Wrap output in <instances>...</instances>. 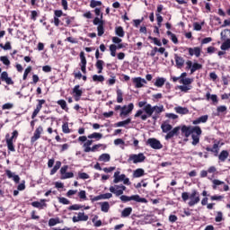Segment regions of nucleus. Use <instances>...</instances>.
<instances>
[{"mask_svg": "<svg viewBox=\"0 0 230 230\" xmlns=\"http://www.w3.org/2000/svg\"><path fill=\"white\" fill-rule=\"evenodd\" d=\"M161 128L164 134H167L165 136L166 141H168V139H172V137H174V136H179V131L181 130V127H176L173 128V127L167 121L162 123Z\"/></svg>", "mask_w": 230, "mask_h": 230, "instance_id": "nucleus-1", "label": "nucleus"}, {"mask_svg": "<svg viewBox=\"0 0 230 230\" xmlns=\"http://www.w3.org/2000/svg\"><path fill=\"white\" fill-rule=\"evenodd\" d=\"M182 134L185 135V137H190L192 134H202V129H200V127H188V126H182L181 128Z\"/></svg>", "mask_w": 230, "mask_h": 230, "instance_id": "nucleus-2", "label": "nucleus"}, {"mask_svg": "<svg viewBox=\"0 0 230 230\" xmlns=\"http://www.w3.org/2000/svg\"><path fill=\"white\" fill-rule=\"evenodd\" d=\"M121 202H130V200H134L135 202H140L142 204H147L148 200L145 198H140L139 195H132L130 197L122 195L120 196Z\"/></svg>", "mask_w": 230, "mask_h": 230, "instance_id": "nucleus-3", "label": "nucleus"}, {"mask_svg": "<svg viewBox=\"0 0 230 230\" xmlns=\"http://www.w3.org/2000/svg\"><path fill=\"white\" fill-rule=\"evenodd\" d=\"M144 112H146V114H143L141 116V119L143 121H146V119H148V118H152V114H154V107H152L151 104H146L144 108H143Z\"/></svg>", "mask_w": 230, "mask_h": 230, "instance_id": "nucleus-4", "label": "nucleus"}, {"mask_svg": "<svg viewBox=\"0 0 230 230\" xmlns=\"http://www.w3.org/2000/svg\"><path fill=\"white\" fill-rule=\"evenodd\" d=\"M146 159V156L143 153H139L138 155H130L128 158V163L133 161L134 164H137V163H143Z\"/></svg>", "mask_w": 230, "mask_h": 230, "instance_id": "nucleus-5", "label": "nucleus"}, {"mask_svg": "<svg viewBox=\"0 0 230 230\" xmlns=\"http://www.w3.org/2000/svg\"><path fill=\"white\" fill-rule=\"evenodd\" d=\"M190 199L189 206L190 207H193L195 204H199L200 202V196L196 190H192L191 194L190 195Z\"/></svg>", "mask_w": 230, "mask_h": 230, "instance_id": "nucleus-6", "label": "nucleus"}, {"mask_svg": "<svg viewBox=\"0 0 230 230\" xmlns=\"http://www.w3.org/2000/svg\"><path fill=\"white\" fill-rule=\"evenodd\" d=\"M146 145H149V146L154 148V150H161V148H163V144H161V141L157 140L156 138L147 139Z\"/></svg>", "mask_w": 230, "mask_h": 230, "instance_id": "nucleus-7", "label": "nucleus"}, {"mask_svg": "<svg viewBox=\"0 0 230 230\" xmlns=\"http://www.w3.org/2000/svg\"><path fill=\"white\" fill-rule=\"evenodd\" d=\"M131 111H134V103H129L128 106L127 105L123 106L121 108L119 116L121 118H123V116H128Z\"/></svg>", "mask_w": 230, "mask_h": 230, "instance_id": "nucleus-8", "label": "nucleus"}, {"mask_svg": "<svg viewBox=\"0 0 230 230\" xmlns=\"http://www.w3.org/2000/svg\"><path fill=\"white\" fill-rule=\"evenodd\" d=\"M132 82L137 89H141V87H144L145 84H146V80L141 77H134L132 78Z\"/></svg>", "mask_w": 230, "mask_h": 230, "instance_id": "nucleus-9", "label": "nucleus"}, {"mask_svg": "<svg viewBox=\"0 0 230 230\" xmlns=\"http://www.w3.org/2000/svg\"><path fill=\"white\" fill-rule=\"evenodd\" d=\"M127 190V187L125 185H120V190H116L114 186L110 187L111 193H113L116 195V197H119L120 195H123V192Z\"/></svg>", "mask_w": 230, "mask_h": 230, "instance_id": "nucleus-10", "label": "nucleus"}, {"mask_svg": "<svg viewBox=\"0 0 230 230\" xmlns=\"http://www.w3.org/2000/svg\"><path fill=\"white\" fill-rule=\"evenodd\" d=\"M44 132V128H42V126H40L34 132V135L31 138V143H35L38 139H40V134Z\"/></svg>", "mask_w": 230, "mask_h": 230, "instance_id": "nucleus-11", "label": "nucleus"}, {"mask_svg": "<svg viewBox=\"0 0 230 230\" xmlns=\"http://www.w3.org/2000/svg\"><path fill=\"white\" fill-rule=\"evenodd\" d=\"M114 180L113 182L114 184H118V182H121L125 181V177H127L125 174H119V171H117L114 172Z\"/></svg>", "mask_w": 230, "mask_h": 230, "instance_id": "nucleus-12", "label": "nucleus"}, {"mask_svg": "<svg viewBox=\"0 0 230 230\" xmlns=\"http://www.w3.org/2000/svg\"><path fill=\"white\" fill-rule=\"evenodd\" d=\"M174 60L176 62V66L178 67V69H182V67L184 66V58L175 54Z\"/></svg>", "mask_w": 230, "mask_h": 230, "instance_id": "nucleus-13", "label": "nucleus"}, {"mask_svg": "<svg viewBox=\"0 0 230 230\" xmlns=\"http://www.w3.org/2000/svg\"><path fill=\"white\" fill-rule=\"evenodd\" d=\"M1 80L5 82L7 85H13V81L8 76V72H3L1 74Z\"/></svg>", "mask_w": 230, "mask_h": 230, "instance_id": "nucleus-14", "label": "nucleus"}, {"mask_svg": "<svg viewBox=\"0 0 230 230\" xmlns=\"http://www.w3.org/2000/svg\"><path fill=\"white\" fill-rule=\"evenodd\" d=\"M202 51V49L199 47H195L193 49L190 48L189 49V55H190V57H193V55H195V57L199 58L200 57V52Z\"/></svg>", "mask_w": 230, "mask_h": 230, "instance_id": "nucleus-15", "label": "nucleus"}, {"mask_svg": "<svg viewBox=\"0 0 230 230\" xmlns=\"http://www.w3.org/2000/svg\"><path fill=\"white\" fill-rule=\"evenodd\" d=\"M5 173L9 179H13V181H14L16 184H19V181H21V178L19 177V175L13 174V172H12V171L10 170H6Z\"/></svg>", "mask_w": 230, "mask_h": 230, "instance_id": "nucleus-16", "label": "nucleus"}, {"mask_svg": "<svg viewBox=\"0 0 230 230\" xmlns=\"http://www.w3.org/2000/svg\"><path fill=\"white\" fill-rule=\"evenodd\" d=\"M100 206H101V211H102L103 213H109V209H111V205L109 204V202L107 201L101 202Z\"/></svg>", "mask_w": 230, "mask_h": 230, "instance_id": "nucleus-17", "label": "nucleus"}, {"mask_svg": "<svg viewBox=\"0 0 230 230\" xmlns=\"http://www.w3.org/2000/svg\"><path fill=\"white\" fill-rule=\"evenodd\" d=\"M175 112H177V114H189L190 113V110H188V108H184V107H175L174 108Z\"/></svg>", "mask_w": 230, "mask_h": 230, "instance_id": "nucleus-18", "label": "nucleus"}, {"mask_svg": "<svg viewBox=\"0 0 230 230\" xmlns=\"http://www.w3.org/2000/svg\"><path fill=\"white\" fill-rule=\"evenodd\" d=\"M208 116L203 115L198 118L196 120H193V125H199V123H206L208 121Z\"/></svg>", "mask_w": 230, "mask_h": 230, "instance_id": "nucleus-19", "label": "nucleus"}, {"mask_svg": "<svg viewBox=\"0 0 230 230\" xmlns=\"http://www.w3.org/2000/svg\"><path fill=\"white\" fill-rule=\"evenodd\" d=\"M200 135L201 134H197V133H192L191 137H192V145L196 146V145H199L200 141Z\"/></svg>", "mask_w": 230, "mask_h": 230, "instance_id": "nucleus-20", "label": "nucleus"}, {"mask_svg": "<svg viewBox=\"0 0 230 230\" xmlns=\"http://www.w3.org/2000/svg\"><path fill=\"white\" fill-rule=\"evenodd\" d=\"M131 213H132V208H130V207L129 208H124L122 210L121 217L123 218H127V217H130Z\"/></svg>", "mask_w": 230, "mask_h": 230, "instance_id": "nucleus-21", "label": "nucleus"}, {"mask_svg": "<svg viewBox=\"0 0 230 230\" xmlns=\"http://www.w3.org/2000/svg\"><path fill=\"white\" fill-rule=\"evenodd\" d=\"M31 206L33 208H38L39 209H44V208L48 207V204L41 203V202H39V201H34V202L31 203Z\"/></svg>", "mask_w": 230, "mask_h": 230, "instance_id": "nucleus-22", "label": "nucleus"}, {"mask_svg": "<svg viewBox=\"0 0 230 230\" xmlns=\"http://www.w3.org/2000/svg\"><path fill=\"white\" fill-rule=\"evenodd\" d=\"M99 161L102 163H109L111 161V155L109 154H102L99 156Z\"/></svg>", "mask_w": 230, "mask_h": 230, "instance_id": "nucleus-23", "label": "nucleus"}, {"mask_svg": "<svg viewBox=\"0 0 230 230\" xmlns=\"http://www.w3.org/2000/svg\"><path fill=\"white\" fill-rule=\"evenodd\" d=\"M144 175H145V170L143 169H137L133 172V177L135 178L143 177Z\"/></svg>", "mask_w": 230, "mask_h": 230, "instance_id": "nucleus-24", "label": "nucleus"}, {"mask_svg": "<svg viewBox=\"0 0 230 230\" xmlns=\"http://www.w3.org/2000/svg\"><path fill=\"white\" fill-rule=\"evenodd\" d=\"M60 166H62V163L60 161L56 162V164L54 168L50 171V175H55L57 173V171L60 169Z\"/></svg>", "mask_w": 230, "mask_h": 230, "instance_id": "nucleus-25", "label": "nucleus"}, {"mask_svg": "<svg viewBox=\"0 0 230 230\" xmlns=\"http://www.w3.org/2000/svg\"><path fill=\"white\" fill-rule=\"evenodd\" d=\"M6 143L8 150H10V152H15V147L13 146V140H12V138H7Z\"/></svg>", "mask_w": 230, "mask_h": 230, "instance_id": "nucleus-26", "label": "nucleus"}, {"mask_svg": "<svg viewBox=\"0 0 230 230\" xmlns=\"http://www.w3.org/2000/svg\"><path fill=\"white\" fill-rule=\"evenodd\" d=\"M229 157V152H227L226 150H224L220 153L219 156H218V159L219 161H226V159Z\"/></svg>", "mask_w": 230, "mask_h": 230, "instance_id": "nucleus-27", "label": "nucleus"}, {"mask_svg": "<svg viewBox=\"0 0 230 230\" xmlns=\"http://www.w3.org/2000/svg\"><path fill=\"white\" fill-rule=\"evenodd\" d=\"M115 33L118 37H125V31H123V27L121 26L116 27Z\"/></svg>", "mask_w": 230, "mask_h": 230, "instance_id": "nucleus-28", "label": "nucleus"}, {"mask_svg": "<svg viewBox=\"0 0 230 230\" xmlns=\"http://www.w3.org/2000/svg\"><path fill=\"white\" fill-rule=\"evenodd\" d=\"M77 217L80 222H87V220H89V216L85 215L84 212H79Z\"/></svg>", "mask_w": 230, "mask_h": 230, "instance_id": "nucleus-29", "label": "nucleus"}, {"mask_svg": "<svg viewBox=\"0 0 230 230\" xmlns=\"http://www.w3.org/2000/svg\"><path fill=\"white\" fill-rule=\"evenodd\" d=\"M199 69H202V65H200L199 63H194L190 69V75H193L195 73V71H199Z\"/></svg>", "mask_w": 230, "mask_h": 230, "instance_id": "nucleus-30", "label": "nucleus"}, {"mask_svg": "<svg viewBox=\"0 0 230 230\" xmlns=\"http://www.w3.org/2000/svg\"><path fill=\"white\" fill-rule=\"evenodd\" d=\"M230 49V39L225 40V42L221 45V49L226 51Z\"/></svg>", "mask_w": 230, "mask_h": 230, "instance_id": "nucleus-31", "label": "nucleus"}, {"mask_svg": "<svg viewBox=\"0 0 230 230\" xmlns=\"http://www.w3.org/2000/svg\"><path fill=\"white\" fill-rule=\"evenodd\" d=\"M164 82H166V79H164L163 77H159L156 79L155 85L156 87H163V85H164Z\"/></svg>", "mask_w": 230, "mask_h": 230, "instance_id": "nucleus-32", "label": "nucleus"}, {"mask_svg": "<svg viewBox=\"0 0 230 230\" xmlns=\"http://www.w3.org/2000/svg\"><path fill=\"white\" fill-rule=\"evenodd\" d=\"M74 96H82L83 93L82 90H80V85H75L73 89Z\"/></svg>", "mask_w": 230, "mask_h": 230, "instance_id": "nucleus-33", "label": "nucleus"}, {"mask_svg": "<svg viewBox=\"0 0 230 230\" xmlns=\"http://www.w3.org/2000/svg\"><path fill=\"white\" fill-rule=\"evenodd\" d=\"M103 135L102 133H93L88 136V139H102Z\"/></svg>", "mask_w": 230, "mask_h": 230, "instance_id": "nucleus-34", "label": "nucleus"}, {"mask_svg": "<svg viewBox=\"0 0 230 230\" xmlns=\"http://www.w3.org/2000/svg\"><path fill=\"white\" fill-rule=\"evenodd\" d=\"M227 37H230V30L226 29L221 32V39L222 40H227Z\"/></svg>", "mask_w": 230, "mask_h": 230, "instance_id": "nucleus-35", "label": "nucleus"}, {"mask_svg": "<svg viewBox=\"0 0 230 230\" xmlns=\"http://www.w3.org/2000/svg\"><path fill=\"white\" fill-rule=\"evenodd\" d=\"M117 102L123 103V92L119 89L117 90Z\"/></svg>", "mask_w": 230, "mask_h": 230, "instance_id": "nucleus-36", "label": "nucleus"}, {"mask_svg": "<svg viewBox=\"0 0 230 230\" xmlns=\"http://www.w3.org/2000/svg\"><path fill=\"white\" fill-rule=\"evenodd\" d=\"M180 84H182L183 85H190L193 84V79L191 78H181L180 80Z\"/></svg>", "mask_w": 230, "mask_h": 230, "instance_id": "nucleus-37", "label": "nucleus"}, {"mask_svg": "<svg viewBox=\"0 0 230 230\" xmlns=\"http://www.w3.org/2000/svg\"><path fill=\"white\" fill-rule=\"evenodd\" d=\"M103 24H104V22H101V24H99L97 27V31H98L99 37H102V35H103V33H105V30L103 29Z\"/></svg>", "mask_w": 230, "mask_h": 230, "instance_id": "nucleus-38", "label": "nucleus"}, {"mask_svg": "<svg viewBox=\"0 0 230 230\" xmlns=\"http://www.w3.org/2000/svg\"><path fill=\"white\" fill-rule=\"evenodd\" d=\"M167 35H168L169 37H171V40H172V41L173 42V44H178L179 40L177 39V36H175V34H173V32L168 31H167Z\"/></svg>", "mask_w": 230, "mask_h": 230, "instance_id": "nucleus-39", "label": "nucleus"}, {"mask_svg": "<svg viewBox=\"0 0 230 230\" xmlns=\"http://www.w3.org/2000/svg\"><path fill=\"white\" fill-rule=\"evenodd\" d=\"M163 111H164V107L163 106H154L153 107V114L155 112V114H161V112H163Z\"/></svg>", "mask_w": 230, "mask_h": 230, "instance_id": "nucleus-40", "label": "nucleus"}, {"mask_svg": "<svg viewBox=\"0 0 230 230\" xmlns=\"http://www.w3.org/2000/svg\"><path fill=\"white\" fill-rule=\"evenodd\" d=\"M95 66L99 69L98 73L101 74L103 71V60H97Z\"/></svg>", "mask_w": 230, "mask_h": 230, "instance_id": "nucleus-41", "label": "nucleus"}, {"mask_svg": "<svg viewBox=\"0 0 230 230\" xmlns=\"http://www.w3.org/2000/svg\"><path fill=\"white\" fill-rule=\"evenodd\" d=\"M58 105H60V107H61V109H63V111H67V102H66L65 100L58 101Z\"/></svg>", "mask_w": 230, "mask_h": 230, "instance_id": "nucleus-42", "label": "nucleus"}, {"mask_svg": "<svg viewBox=\"0 0 230 230\" xmlns=\"http://www.w3.org/2000/svg\"><path fill=\"white\" fill-rule=\"evenodd\" d=\"M130 121H132L131 119H126V120H124V121H119V122H118V123L116 124V127H125L126 125L130 124Z\"/></svg>", "mask_w": 230, "mask_h": 230, "instance_id": "nucleus-43", "label": "nucleus"}, {"mask_svg": "<svg viewBox=\"0 0 230 230\" xmlns=\"http://www.w3.org/2000/svg\"><path fill=\"white\" fill-rule=\"evenodd\" d=\"M179 89H180V91H181L182 93H188L189 91H190L191 85H186V84L180 85V86H179Z\"/></svg>", "mask_w": 230, "mask_h": 230, "instance_id": "nucleus-44", "label": "nucleus"}, {"mask_svg": "<svg viewBox=\"0 0 230 230\" xmlns=\"http://www.w3.org/2000/svg\"><path fill=\"white\" fill-rule=\"evenodd\" d=\"M90 6L91 8H96V6H102V1L91 0Z\"/></svg>", "mask_w": 230, "mask_h": 230, "instance_id": "nucleus-45", "label": "nucleus"}, {"mask_svg": "<svg viewBox=\"0 0 230 230\" xmlns=\"http://www.w3.org/2000/svg\"><path fill=\"white\" fill-rule=\"evenodd\" d=\"M91 145H93V140H86V142L84 144V152H85L86 154L88 153L87 149L91 148Z\"/></svg>", "mask_w": 230, "mask_h": 230, "instance_id": "nucleus-46", "label": "nucleus"}, {"mask_svg": "<svg viewBox=\"0 0 230 230\" xmlns=\"http://www.w3.org/2000/svg\"><path fill=\"white\" fill-rule=\"evenodd\" d=\"M118 49V47L114 44H111L110 46V51H111V57H116V50Z\"/></svg>", "mask_w": 230, "mask_h": 230, "instance_id": "nucleus-47", "label": "nucleus"}, {"mask_svg": "<svg viewBox=\"0 0 230 230\" xmlns=\"http://www.w3.org/2000/svg\"><path fill=\"white\" fill-rule=\"evenodd\" d=\"M212 182H213V186H212L213 190H217V186L224 184V181L220 180H213Z\"/></svg>", "mask_w": 230, "mask_h": 230, "instance_id": "nucleus-48", "label": "nucleus"}, {"mask_svg": "<svg viewBox=\"0 0 230 230\" xmlns=\"http://www.w3.org/2000/svg\"><path fill=\"white\" fill-rule=\"evenodd\" d=\"M81 66H87V59L85 58V54L84 52L80 53Z\"/></svg>", "mask_w": 230, "mask_h": 230, "instance_id": "nucleus-49", "label": "nucleus"}, {"mask_svg": "<svg viewBox=\"0 0 230 230\" xmlns=\"http://www.w3.org/2000/svg\"><path fill=\"white\" fill-rule=\"evenodd\" d=\"M102 144H97L94 145L93 147L86 149V151L89 152H96V150H98L99 148H102Z\"/></svg>", "mask_w": 230, "mask_h": 230, "instance_id": "nucleus-50", "label": "nucleus"}, {"mask_svg": "<svg viewBox=\"0 0 230 230\" xmlns=\"http://www.w3.org/2000/svg\"><path fill=\"white\" fill-rule=\"evenodd\" d=\"M93 82H103L105 80V77H103V75H94L93 76Z\"/></svg>", "mask_w": 230, "mask_h": 230, "instance_id": "nucleus-51", "label": "nucleus"}, {"mask_svg": "<svg viewBox=\"0 0 230 230\" xmlns=\"http://www.w3.org/2000/svg\"><path fill=\"white\" fill-rule=\"evenodd\" d=\"M57 224H60V221L58 219L50 218L49 221V227H53V226H57Z\"/></svg>", "mask_w": 230, "mask_h": 230, "instance_id": "nucleus-52", "label": "nucleus"}, {"mask_svg": "<svg viewBox=\"0 0 230 230\" xmlns=\"http://www.w3.org/2000/svg\"><path fill=\"white\" fill-rule=\"evenodd\" d=\"M148 39L152 41H154V44H155V46H163V43H161V40H159L157 38H154L152 36H149Z\"/></svg>", "mask_w": 230, "mask_h": 230, "instance_id": "nucleus-53", "label": "nucleus"}, {"mask_svg": "<svg viewBox=\"0 0 230 230\" xmlns=\"http://www.w3.org/2000/svg\"><path fill=\"white\" fill-rule=\"evenodd\" d=\"M1 62H3V64H4V66H10V59H8V57L6 56H2L0 58Z\"/></svg>", "mask_w": 230, "mask_h": 230, "instance_id": "nucleus-54", "label": "nucleus"}, {"mask_svg": "<svg viewBox=\"0 0 230 230\" xmlns=\"http://www.w3.org/2000/svg\"><path fill=\"white\" fill-rule=\"evenodd\" d=\"M72 177H75V173L73 172H65L63 175H61V179H72Z\"/></svg>", "mask_w": 230, "mask_h": 230, "instance_id": "nucleus-55", "label": "nucleus"}, {"mask_svg": "<svg viewBox=\"0 0 230 230\" xmlns=\"http://www.w3.org/2000/svg\"><path fill=\"white\" fill-rule=\"evenodd\" d=\"M70 211H78V209H82V206L80 205H72L68 208Z\"/></svg>", "mask_w": 230, "mask_h": 230, "instance_id": "nucleus-56", "label": "nucleus"}, {"mask_svg": "<svg viewBox=\"0 0 230 230\" xmlns=\"http://www.w3.org/2000/svg\"><path fill=\"white\" fill-rule=\"evenodd\" d=\"M62 130H63L64 134H69V132H70L69 124H67V123L63 124Z\"/></svg>", "mask_w": 230, "mask_h": 230, "instance_id": "nucleus-57", "label": "nucleus"}, {"mask_svg": "<svg viewBox=\"0 0 230 230\" xmlns=\"http://www.w3.org/2000/svg\"><path fill=\"white\" fill-rule=\"evenodd\" d=\"M30 73H31V66H28L23 74V80H26L28 78V75H30Z\"/></svg>", "mask_w": 230, "mask_h": 230, "instance_id": "nucleus-58", "label": "nucleus"}, {"mask_svg": "<svg viewBox=\"0 0 230 230\" xmlns=\"http://www.w3.org/2000/svg\"><path fill=\"white\" fill-rule=\"evenodd\" d=\"M38 102H39V103H38L36 109L38 111H40V109H42V105H44V103H46V100L42 99V100H39Z\"/></svg>", "mask_w": 230, "mask_h": 230, "instance_id": "nucleus-59", "label": "nucleus"}, {"mask_svg": "<svg viewBox=\"0 0 230 230\" xmlns=\"http://www.w3.org/2000/svg\"><path fill=\"white\" fill-rule=\"evenodd\" d=\"M165 118H169L170 119H177L179 116L175 115L174 113H167L165 114Z\"/></svg>", "mask_w": 230, "mask_h": 230, "instance_id": "nucleus-60", "label": "nucleus"}, {"mask_svg": "<svg viewBox=\"0 0 230 230\" xmlns=\"http://www.w3.org/2000/svg\"><path fill=\"white\" fill-rule=\"evenodd\" d=\"M223 217L224 215L222 214V212H217V215L215 218L216 222H222Z\"/></svg>", "mask_w": 230, "mask_h": 230, "instance_id": "nucleus-61", "label": "nucleus"}, {"mask_svg": "<svg viewBox=\"0 0 230 230\" xmlns=\"http://www.w3.org/2000/svg\"><path fill=\"white\" fill-rule=\"evenodd\" d=\"M58 200H59L60 204H65V205L70 204L69 199H67L66 198H58Z\"/></svg>", "mask_w": 230, "mask_h": 230, "instance_id": "nucleus-62", "label": "nucleus"}, {"mask_svg": "<svg viewBox=\"0 0 230 230\" xmlns=\"http://www.w3.org/2000/svg\"><path fill=\"white\" fill-rule=\"evenodd\" d=\"M102 200H107L109 199H112V193H105V194H102Z\"/></svg>", "mask_w": 230, "mask_h": 230, "instance_id": "nucleus-63", "label": "nucleus"}, {"mask_svg": "<svg viewBox=\"0 0 230 230\" xmlns=\"http://www.w3.org/2000/svg\"><path fill=\"white\" fill-rule=\"evenodd\" d=\"M79 179H89V174H87L86 172H79Z\"/></svg>", "mask_w": 230, "mask_h": 230, "instance_id": "nucleus-64", "label": "nucleus"}]
</instances>
